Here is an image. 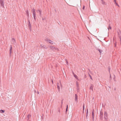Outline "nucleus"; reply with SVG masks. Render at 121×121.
Here are the masks:
<instances>
[{
    "instance_id": "1",
    "label": "nucleus",
    "mask_w": 121,
    "mask_h": 121,
    "mask_svg": "<svg viewBox=\"0 0 121 121\" xmlns=\"http://www.w3.org/2000/svg\"><path fill=\"white\" fill-rule=\"evenodd\" d=\"M50 48L51 49H52L53 51H59V49L58 48H56L54 47L51 46L50 47Z\"/></svg>"
},
{
    "instance_id": "2",
    "label": "nucleus",
    "mask_w": 121,
    "mask_h": 121,
    "mask_svg": "<svg viewBox=\"0 0 121 121\" xmlns=\"http://www.w3.org/2000/svg\"><path fill=\"white\" fill-rule=\"evenodd\" d=\"M104 118L105 120H107V113L106 112H105L104 114Z\"/></svg>"
},
{
    "instance_id": "3",
    "label": "nucleus",
    "mask_w": 121,
    "mask_h": 121,
    "mask_svg": "<svg viewBox=\"0 0 121 121\" xmlns=\"http://www.w3.org/2000/svg\"><path fill=\"white\" fill-rule=\"evenodd\" d=\"M0 3L1 5L3 7L4 5V1L2 0H0Z\"/></svg>"
},
{
    "instance_id": "4",
    "label": "nucleus",
    "mask_w": 121,
    "mask_h": 121,
    "mask_svg": "<svg viewBox=\"0 0 121 121\" xmlns=\"http://www.w3.org/2000/svg\"><path fill=\"white\" fill-rule=\"evenodd\" d=\"M75 100L76 101H77L78 100V96L76 94L75 95Z\"/></svg>"
},
{
    "instance_id": "5",
    "label": "nucleus",
    "mask_w": 121,
    "mask_h": 121,
    "mask_svg": "<svg viewBox=\"0 0 121 121\" xmlns=\"http://www.w3.org/2000/svg\"><path fill=\"white\" fill-rule=\"evenodd\" d=\"M48 42L49 43H51L52 44H53V41L50 40H48Z\"/></svg>"
},
{
    "instance_id": "6",
    "label": "nucleus",
    "mask_w": 121,
    "mask_h": 121,
    "mask_svg": "<svg viewBox=\"0 0 121 121\" xmlns=\"http://www.w3.org/2000/svg\"><path fill=\"white\" fill-rule=\"evenodd\" d=\"M15 39L14 38H13L12 40V43H14L15 42Z\"/></svg>"
},
{
    "instance_id": "7",
    "label": "nucleus",
    "mask_w": 121,
    "mask_h": 121,
    "mask_svg": "<svg viewBox=\"0 0 121 121\" xmlns=\"http://www.w3.org/2000/svg\"><path fill=\"white\" fill-rule=\"evenodd\" d=\"M33 14L34 16V19H35V12L34 11L33 12Z\"/></svg>"
},
{
    "instance_id": "8",
    "label": "nucleus",
    "mask_w": 121,
    "mask_h": 121,
    "mask_svg": "<svg viewBox=\"0 0 121 121\" xmlns=\"http://www.w3.org/2000/svg\"><path fill=\"white\" fill-rule=\"evenodd\" d=\"M57 88L58 90H60V87L58 83L57 85Z\"/></svg>"
},
{
    "instance_id": "9",
    "label": "nucleus",
    "mask_w": 121,
    "mask_h": 121,
    "mask_svg": "<svg viewBox=\"0 0 121 121\" xmlns=\"http://www.w3.org/2000/svg\"><path fill=\"white\" fill-rule=\"evenodd\" d=\"M37 12L38 13H39L40 15H41V12L39 10L38 11H37Z\"/></svg>"
},
{
    "instance_id": "10",
    "label": "nucleus",
    "mask_w": 121,
    "mask_h": 121,
    "mask_svg": "<svg viewBox=\"0 0 121 121\" xmlns=\"http://www.w3.org/2000/svg\"><path fill=\"white\" fill-rule=\"evenodd\" d=\"M94 110H93L92 112V115L93 116H93H94Z\"/></svg>"
},
{
    "instance_id": "11",
    "label": "nucleus",
    "mask_w": 121,
    "mask_h": 121,
    "mask_svg": "<svg viewBox=\"0 0 121 121\" xmlns=\"http://www.w3.org/2000/svg\"><path fill=\"white\" fill-rule=\"evenodd\" d=\"M74 76L76 78H77V75H74Z\"/></svg>"
},
{
    "instance_id": "12",
    "label": "nucleus",
    "mask_w": 121,
    "mask_h": 121,
    "mask_svg": "<svg viewBox=\"0 0 121 121\" xmlns=\"http://www.w3.org/2000/svg\"><path fill=\"white\" fill-rule=\"evenodd\" d=\"M90 89H92V90H93V87L92 86H91L90 88Z\"/></svg>"
},
{
    "instance_id": "13",
    "label": "nucleus",
    "mask_w": 121,
    "mask_h": 121,
    "mask_svg": "<svg viewBox=\"0 0 121 121\" xmlns=\"http://www.w3.org/2000/svg\"><path fill=\"white\" fill-rule=\"evenodd\" d=\"M68 105H67V108H66V111H67V109H68Z\"/></svg>"
},
{
    "instance_id": "14",
    "label": "nucleus",
    "mask_w": 121,
    "mask_h": 121,
    "mask_svg": "<svg viewBox=\"0 0 121 121\" xmlns=\"http://www.w3.org/2000/svg\"><path fill=\"white\" fill-rule=\"evenodd\" d=\"M0 111H2V112H4V111L3 110H0Z\"/></svg>"
},
{
    "instance_id": "15",
    "label": "nucleus",
    "mask_w": 121,
    "mask_h": 121,
    "mask_svg": "<svg viewBox=\"0 0 121 121\" xmlns=\"http://www.w3.org/2000/svg\"><path fill=\"white\" fill-rule=\"evenodd\" d=\"M88 110L87 109V112H86V114H88Z\"/></svg>"
},
{
    "instance_id": "16",
    "label": "nucleus",
    "mask_w": 121,
    "mask_h": 121,
    "mask_svg": "<svg viewBox=\"0 0 121 121\" xmlns=\"http://www.w3.org/2000/svg\"><path fill=\"white\" fill-rule=\"evenodd\" d=\"M115 3L116 4V5H118V4L116 2Z\"/></svg>"
},
{
    "instance_id": "17",
    "label": "nucleus",
    "mask_w": 121,
    "mask_h": 121,
    "mask_svg": "<svg viewBox=\"0 0 121 121\" xmlns=\"http://www.w3.org/2000/svg\"><path fill=\"white\" fill-rule=\"evenodd\" d=\"M108 29H111V27H110V26H109V28H108Z\"/></svg>"
},
{
    "instance_id": "18",
    "label": "nucleus",
    "mask_w": 121,
    "mask_h": 121,
    "mask_svg": "<svg viewBox=\"0 0 121 121\" xmlns=\"http://www.w3.org/2000/svg\"><path fill=\"white\" fill-rule=\"evenodd\" d=\"M84 8H85V6H84L83 7L82 9H84Z\"/></svg>"
},
{
    "instance_id": "19",
    "label": "nucleus",
    "mask_w": 121,
    "mask_h": 121,
    "mask_svg": "<svg viewBox=\"0 0 121 121\" xmlns=\"http://www.w3.org/2000/svg\"><path fill=\"white\" fill-rule=\"evenodd\" d=\"M60 82V86H62V85H61V83Z\"/></svg>"
},
{
    "instance_id": "20",
    "label": "nucleus",
    "mask_w": 121,
    "mask_h": 121,
    "mask_svg": "<svg viewBox=\"0 0 121 121\" xmlns=\"http://www.w3.org/2000/svg\"><path fill=\"white\" fill-rule=\"evenodd\" d=\"M114 0V1L115 2V3L116 2V0Z\"/></svg>"
},
{
    "instance_id": "21",
    "label": "nucleus",
    "mask_w": 121,
    "mask_h": 121,
    "mask_svg": "<svg viewBox=\"0 0 121 121\" xmlns=\"http://www.w3.org/2000/svg\"><path fill=\"white\" fill-rule=\"evenodd\" d=\"M84 105H83V110H84Z\"/></svg>"
},
{
    "instance_id": "22",
    "label": "nucleus",
    "mask_w": 121,
    "mask_h": 121,
    "mask_svg": "<svg viewBox=\"0 0 121 121\" xmlns=\"http://www.w3.org/2000/svg\"><path fill=\"white\" fill-rule=\"evenodd\" d=\"M12 48L11 47V49H10V52H11V51H12Z\"/></svg>"
},
{
    "instance_id": "23",
    "label": "nucleus",
    "mask_w": 121,
    "mask_h": 121,
    "mask_svg": "<svg viewBox=\"0 0 121 121\" xmlns=\"http://www.w3.org/2000/svg\"><path fill=\"white\" fill-rule=\"evenodd\" d=\"M52 84L53 83V80H52Z\"/></svg>"
},
{
    "instance_id": "24",
    "label": "nucleus",
    "mask_w": 121,
    "mask_h": 121,
    "mask_svg": "<svg viewBox=\"0 0 121 121\" xmlns=\"http://www.w3.org/2000/svg\"><path fill=\"white\" fill-rule=\"evenodd\" d=\"M103 113H102V114H101V115H103Z\"/></svg>"
},
{
    "instance_id": "25",
    "label": "nucleus",
    "mask_w": 121,
    "mask_h": 121,
    "mask_svg": "<svg viewBox=\"0 0 121 121\" xmlns=\"http://www.w3.org/2000/svg\"><path fill=\"white\" fill-rule=\"evenodd\" d=\"M88 115V114H86V117H87V116Z\"/></svg>"
}]
</instances>
